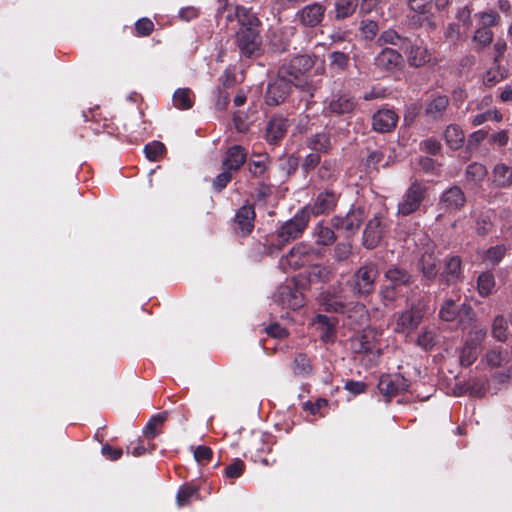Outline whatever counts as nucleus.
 <instances>
[{
	"label": "nucleus",
	"instance_id": "1",
	"mask_svg": "<svg viewBox=\"0 0 512 512\" xmlns=\"http://www.w3.org/2000/svg\"><path fill=\"white\" fill-rule=\"evenodd\" d=\"M237 20L239 25L235 32V43L242 57H253L260 53L262 38L261 22L250 8L235 6L234 13L227 15V20Z\"/></svg>",
	"mask_w": 512,
	"mask_h": 512
},
{
	"label": "nucleus",
	"instance_id": "2",
	"mask_svg": "<svg viewBox=\"0 0 512 512\" xmlns=\"http://www.w3.org/2000/svg\"><path fill=\"white\" fill-rule=\"evenodd\" d=\"M310 218L307 210L298 211L293 218L285 221L277 229L274 238L266 246L269 254L280 251L285 245L300 238L308 226Z\"/></svg>",
	"mask_w": 512,
	"mask_h": 512
},
{
	"label": "nucleus",
	"instance_id": "3",
	"mask_svg": "<svg viewBox=\"0 0 512 512\" xmlns=\"http://www.w3.org/2000/svg\"><path fill=\"white\" fill-rule=\"evenodd\" d=\"M378 274V267L373 262L361 266L348 282L353 293L359 297L370 295L375 289Z\"/></svg>",
	"mask_w": 512,
	"mask_h": 512
},
{
	"label": "nucleus",
	"instance_id": "4",
	"mask_svg": "<svg viewBox=\"0 0 512 512\" xmlns=\"http://www.w3.org/2000/svg\"><path fill=\"white\" fill-rule=\"evenodd\" d=\"M427 196V186L414 179L397 205V213L408 216L416 212Z\"/></svg>",
	"mask_w": 512,
	"mask_h": 512
},
{
	"label": "nucleus",
	"instance_id": "5",
	"mask_svg": "<svg viewBox=\"0 0 512 512\" xmlns=\"http://www.w3.org/2000/svg\"><path fill=\"white\" fill-rule=\"evenodd\" d=\"M366 217L367 212L364 206H353L345 216H333L331 225L336 230H343L347 237H351L357 233Z\"/></svg>",
	"mask_w": 512,
	"mask_h": 512
},
{
	"label": "nucleus",
	"instance_id": "6",
	"mask_svg": "<svg viewBox=\"0 0 512 512\" xmlns=\"http://www.w3.org/2000/svg\"><path fill=\"white\" fill-rule=\"evenodd\" d=\"M315 249L306 243H299L292 247L287 255L281 257L279 265L284 272L289 269L296 270L312 261Z\"/></svg>",
	"mask_w": 512,
	"mask_h": 512
},
{
	"label": "nucleus",
	"instance_id": "7",
	"mask_svg": "<svg viewBox=\"0 0 512 512\" xmlns=\"http://www.w3.org/2000/svg\"><path fill=\"white\" fill-rule=\"evenodd\" d=\"M410 386V382L401 374H384L380 376L377 388L384 397L386 403L406 392Z\"/></svg>",
	"mask_w": 512,
	"mask_h": 512
},
{
	"label": "nucleus",
	"instance_id": "8",
	"mask_svg": "<svg viewBox=\"0 0 512 512\" xmlns=\"http://www.w3.org/2000/svg\"><path fill=\"white\" fill-rule=\"evenodd\" d=\"M340 194L336 193L332 189H325L317 194L312 204H309L302 208L307 210L309 218L311 215H323L328 214L335 210L339 201Z\"/></svg>",
	"mask_w": 512,
	"mask_h": 512
},
{
	"label": "nucleus",
	"instance_id": "9",
	"mask_svg": "<svg viewBox=\"0 0 512 512\" xmlns=\"http://www.w3.org/2000/svg\"><path fill=\"white\" fill-rule=\"evenodd\" d=\"M314 65V60L309 55H298L292 58L287 64L279 69V76L284 77L287 81L293 82L295 79L304 77Z\"/></svg>",
	"mask_w": 512,
	"mask_h": 512
},
{
	"label": "nucleus",
	"instance_id": "10",
	"mask_svg": "<svg viewBox=\"0 0 512 512\" xmlns=\"http://www.w3.org/2000/svg\"><path fill=\"white\" fill-rule=\"evenodd\" d=\"M424 317L422 307L412 304L411 307L400 313L396 319L394 331L401 334H410L418 328Z\"/></svg>",
	"mask_w": 512,
	"mask_h": 512
},
{
	"label": "nucleus",
	"instance_id": "11",
	"mask_svg": "<svg viewBox=\"0 0 512 512\" xmlns=\"http://www.w3.org/2000/svg\"><path fill=\"white\" fill-rule=\"evenodd\" d=\"M386 224L384 223V214L376 213L366 224L363 231L362 244L367 249H373L378 246L383 238Z\"/></svg>",
	"mask_w": 512,
	"mask_h": 512
},
{
	"label": "nucleus",
	"instance_id": "12",
	"mask_svg": "<svg viewBox=\"0 0 512 512\" xmlns=\"http://www.w3.org/2000/svg\"><path fill=\"white\" fill-rule=\"evenodd\" d=\"M351 347L355 353L381 354V347L378 344V334L371 328H366L362 333L354 336L351 339Z\"/></svg>",
	"mask_w": 512,
	"mask_h": 512
},
{
	"label": "nucleus",
	"instance_id": "13",
	"mask_svg": "<svg viewBox=\"0 0 512 512\" xmlns=\"http://www.w3.org/2000/svg\"><path fill=\"white\" fill-rule=\"evenodd\" d=\"M326 6L320 2L308 4L296 13V20L305 28H314L324 19Z\"/></svg>",
	"mask_w": 512,
	"mask_h": 512
},
{
	"label": "nucleus",
	"instance_id": "14",
	"mask_svg": "<svg viewBox=\"0 0 512 512\" xmlns=\"http://www.w3.org/2000/svg\"><path fill=\"white\" fill-rule=\"evenodd\" d=\"M403 65V56L392 48H383L374 58V66L382 72L393 73Z\"/></svg>",
	"mask_w": 512,
	"mask_h": 512
},
{
	"label": "nucleus",
	"instance_id": "15",
	"mask_svg": "<svg viewBox=\"0 0 512 512\" xmlns=\"http://www.w3.org/2000/svg\"><path fill=\"white\" fill-rule=\"evenodd\" d=\"M273 300L282 307L293 310L304 305L302 293L297 288L289 285L279 286L273 295Z\"/></svg>",
	"mask_w": 512,
	"mask_h": 512
},
{
	"label": "nucleus",
	"instance_id": "16",
	"mask_svg": "<svg viewBox=\"0 0 512 512\" xmlns=\"http://www.w3.org/2000/svg\"><path fill=\"white\" fill-rule=\"evenodd\" d=\"M465 202L466 198L462 189L452 186L441 194L438 207L444 212H453L462 208Z\"/></svg>",
	"mask_w": 512,
	"mask_h": 512
},
{
	"label": "nucleus",
	"instance_id": "17",
	"mask_svg": "<svg viewBox=\"0 0 512 512\" xmlns=\"http://www.w3.org/2000/svg\"><path fill=\"white\" fill-rule=\"evenodd\" d=\"M290 82L284 77L270 83L265 94V102L269 106H278L283 103L290 93Z\"/></svg>",
	"mask_w": 512,
	"mask_h": 512
},
{
	"label": "nucleus",
	"instance_id": "18",
	"mask_svg": "<svg viewBox=\"0 0 512 512\" xmlns=\"http://www.w3.org/2000/svg\"><path fill=\"white\" fill-rule=\"evenodd\" d=\"M255 210L252 205H243L240 207L234 218L235 233L246 236L250 234L254 228Z\"/></svg>",
	"mask_w": 512,
	"mask_h": 512
},
{
	"label": "nucleus",
	"instance_id": "19",
	"mask_svg": "<svg viewBox=\"0 0 512 512\" xmlns=\"http://www.w3.org/2000/svg\"><path fill=\"white\" fill-rule=\"evenodd\" d=\"M450 100L446 95H432L426 102L424 113L434 121H442L445 118Z\"/></svg>",
	"mask_w": 512,
	"mask_h": 512
},
{
	"label": "nucleus",
	"instance_id": "20",
	"mask_svg": "<svg viewBox=\"0 0 512 512\" xmlns=\"http://www.w3.org/2000/svg\"><path fill=\"white\" fill-rule=\"evenodd\" d=\"M398 122V115L391 109H379L372 117V127L380 133L392 131Z\"/></svg>",
	"mask_w": 512,
	"mask_h": 512
},
{
	"label": "nucleus",
	"instance_id": "21",
	"mask_svg": "<svg viewBox=\"0 0 512 512\" xmlns=\"http://www.w3.org/2000/svg\"><path fill=\"white\" fill-rule=\"evenodd\" d=\"M404 52L410 67H423L431 60V53L426 45L411 44L409 42V46L405 48Z\"/></svg>",
	"mask_w": 512,
	"mask_h": 512
},
{
	"label": "nucleus",
	"instance_id": "22",
	"mask_svg": "<svg viewBox=\"0 0 512 512\" xmlns=\"http://www.w3.org/2000/svg\"><path fill=\"white\" fill-rule=\"evenodd\" d=\"M247 151L240 145H233L229 147L222 160V165L225 169L231 172L238 171L242 165L246 162Z\"/></svg>",
	"mask_w": 512,
	"mask_h": 512
},
{
	"label": "nucleus",
	"instance_id": "23",
	"mask_svg": "<svg viewBox=\"0 0 512 512\" xmlns=\"http://www.w3.org/2000/svg\"><path fill=\"white\" fill-rule=\"evenodd\" d=\"M462 261L459 256L453 255L445 259L441 279L448 285L462 280Z\"/></svg>",
	"mask_w": 512,
	"mask_h": 512
},
{
	"label": "nucleus",
	"instance_id": "24",
	"mask_svg": "<svg viewBox=\"0 0 512 512\" xmlns=\"http://www.w3.org/2000/svg\"><path fill=\"white\" fill-rule=\"evenodd\" d=\"M417 268L425 280L433 281L438 274V259L434 252H424L418 260Z\"/></svg>",
	"mask_w": 512,
	"mask_h": 512
},
{
	"label": "nucleus",
	"instance_id": "25",
	"mask_svg": "<svg viewBox=\"0 0 512 512\" xmlns=\"http://www.w3.org/2000/svg\"><path fill=\"white\" fill-rule=\"evenodd\" d=\"M306 146L317 153L327 154L332 149L331 135L327 131H320L306 139Z\"/></svg>",
	"mask_w": 512,
	"mask_h": 512
},
{
	"label": "nucleus",
	"instance_id": "26",
	"mask_svg": "<svg viewBox=\"0 0 512 512\" xmlns=\"http://www.w3.org/2000/svg\"><path fill=\"white\" fill-rule=\"evenodd\" d=\"M385 278L389 285L398 288L410 284L413 277L406 269L393 265L385 272Z\"/></svg>",
	"mask_w": 512,
	"mask_h": 512
},
{
	"label": "nucleus",
	"instance_id": "27",
	"mask_svg": "<svg viewBox=\"0 0 512 512\" xmlns=\"http://www.w3.org/2000/svg\"><path fill=\"white\" fill-rule=\"evenodd\" d=\"M315 243L322 246H331L337 240L333 227H329L324 222H318L313 229Z\"/></svg>",
	"mask_w": 512,
	"mask_h": 512
},
{
	"label": "nucleus",
	"instance_id": "28",
	"mask_svg": "<svg viewBox=\"0 0 512 512\" xmlns=\"http://www.w3.org/2000/svg\"><path fill=\"white\" fill-rule=\"evenodd\" d=\"M287 128L288 123L286 119H283L281 117H273L267 125V140L270 143H276L277 141L284 137Z\"/></svg>",
	"mask_w": 512,
	"mask_h": 512
},
{
	"label": "nucleus",
	"instance_id": "29",
	"mask_svg": "<svg viewBox=\"0 0 512 512\" xmlns=\"http://www.w3.org/2000/svg\"><path fill=\"white\" fill-rule=\"evenodd\" d=\"M356 107V101L354 97L343 94L338 98L332 100L328 106V110L332 114L342 115L351 113Z\"/></svg>",
	"mask_w": 512,
	"mask_h": 512
},
{
	"label": "nucleus",
	"instance_id": "30",
	"mask_svg": "<svg viewBox=\"0 0 512 512\" xmlns=\"http://www.w3.org/2000/svg\"><path fill=\"white\" fill-rule=\"evenodd\" d=\"M167 417L168 412L166 411L153 415L143 429L144 437L150 440L160 435Z\"/></svg>",
	"mask_w": 512,
	"mask_h": 512
},
{
	"label": "nucleus",
	"instance_id": "31",
	"mask_svg": "<svg viewBox=\"0 0 512 512\" xmlns=\"http://www.w3.org/2000/svg\"><path fill=\"white\" fill-rule=\"evenodd\" d=\"M359 5L358 0H334V19L342 21L351 17Z\"/></svg>",
	"mask_w": 512,
	"mask_h": 512
},
{
	"label": "nucleus",
	"instance_id": "32",
	"mask_svg": "<svg viewBox=\"0 0 512 512\" xmlns=\"http://www.w3.org/2000/svg\"><path fill=\"white\" fill-rule=\"evenodd\" d=\"M293 374L306 378L313 374V366L310 358L305 353H298L292 363Z\"/></svg>",
	"mask_w": 512,
	"mask_h": 512
},
{
	"label": "nucleus",
	"instance_id": "33",
	"mask_svg": "<svg viewBox=\"0 0 512 512\" xmlns=\"http://www.w3.org/2000/svg\"><path fill=\"white\" fill-rule=\"evenodd\" d=\"M493 182L497 187L506 188L512 184V166L504 163L495 165L493 169Z\"/></svg>",
	"mask_w": 512,
	"mask_h": 512
},
{
	"label": "nucleus",
	"instance_id": "34",
	"mask_svg": "<svg viewBox=\"0 0 512 512\" xmlns=\"http://www.w3.org/2000/svg\"><path fill=\"white\" fill-rule=\"evenodd\" d=\"M444 139L447 146L453 150H457L463 146L465 136L459 126L450 124L444 131Z\"/></svg>",
	"mask_w": 512,
	"mask_h": 512
},
{
	"label": "nucleus",
	"instance_id": "35",
	"mask_svg": "<svg viewBox=\"0 0 512 512\" xmlns=\"http://www.w3.org/2000/svg\"><path fill=\"white\" fill-rule=\"evenodd\" d=\"M194 104V94L190 88H179L173 94V105L180 110H188Z\"/></svg>",
	"mask_w": 512,
	"mask_h": 512
},
{
	"label": "nucleus",
	"instance_id": "36",
	"mask_svg": "<svg viewBox=\"0 0 512 512\" xmlns=\"http://www.w3.org/2000/svg\"><path fill=\"white\" fill-rule=\"evenodd\" d=\"M347 312L348 319L350 321L349 325L353 326L354 328L361 327L368 321V311L365 305L361 303H356Z\"/></svg>",
	"mask_w": 512,
	"mask_h": 512
},
{
	"label": "nucleus",
	"instance_id": "37",
	"mask_svg": "<svg viewBox=\"0 0 512 512\" xmlns=\"http://www.w3.org/2000/svg\"><path fill=\"white\" fill-rule=\"evenodd\" d=\"M494 212L492 210H486L479 213L475 221L476 233L480 236H485L492 231Z\"/></svg>",
	"mask_w": 512,
	"mask_h": 512
},
{
	"label": "nucleus",
	"instance_id": "38",
	"mask_svg": "<svg viewBox=\"0 0 512 512\" xmlns=\"http://www.w3.org/2000/svg\"><path fill=\"white\" fill-rule=\"evenodd\" d=\"M493 40V32L486 27H478L472 37L475 51H481L488 47Z\"/></svg>",
	"mask_w": 512,
	"mask_h": 512
},
{
	"label": "nucleus",
	"instance_id": "39",
	"mask_svg": "<svg viewBox=\"0 0 512 512\" xmlns=\"http://www.w3.org/2000/svg\"><path fill=\"white\" fill-rule=\"evenodd\" d=\"M290 84L294 86L303 94V99L306 101V107L309 106L311 99L314 97L315 91L318 89V84L308 81L305 77L295 79Z\"/></svg>",
	"mask_w": 512,
	"mask_h": 512
},
{
	"label": "nucleus",
	"instance_id": "40",
	"mask_svg": "<svg viewBox=\"0 0 512 512\" xmlns=\"http://www.w3.org/2000/svg\"><path fill=\"white\" fill-rule=\"evenodd\" d=\"M322 304L325 307L326 311L336 312V313H344L346 312V306L344 300L340 295L330 294L328 292L323 296Z\"/></svg>",
	"mask_w": 512,
	"mask_h": 512
},
{
	"label": "nucleus",
	"instance_id": "41",
	"mask_svg": "<svg viewBox=\"0 0 512 512\" xmlns=\"http://www.w3.org/2000/svg\"><path fill=\"white\" fill-rule=\"evenodd\" d=\"M458 312L459 306L456 304V301L449 298L443 302L439 310V317L444 321L451 322L457 319Z\"/></svg>",
	"mask_w": 512,
	"mask_h": 512
},
{
	"label": "nucleus",
	"instance_id": "42",
	"mask_svg": "<svg viewBox=\"0 0 512 512\" xmlns=\"http://www.w3.org/2000/svg\"><path fill=\"white\" fill-rule=\"evenodd\" d=\"M338 163L335 159H325L318 169V177L323 181L332 180L336 177Z\"/></svg>",
	"mask_w": 512,
	"mask_h": 512
},
{
	"label": "nucleus",
	"instance_id": "43",
	"mask_svg": "<svg viewBox=\"0 0 512 512\" xmlns=\"http://www.w3.org/2000/svg\"><path fill=\"white\" fill-rule=\"evenodd\" d=\"M492 335L496 340L501 342H505L508 339V324L502 315H498L494 318L492 323Z\"/></svg>",
	"mask_w": 512,
	"mask_h": 512
},
{
	"label": "nucleus",
	"instance_id": "44",
	"mask_svg": "<svg viewBox=\"0 0 512 512\" xmlns=\"http://www.w3.org/2000/svg\"><path fill=\"white\" fill-rule=\"evenodd\" d=\"M379 32L378 23L374 20L366 19L360 21L359 34L363 40L372 41Z\"/></svg>",
	"mask_w": 512,
	"mask_h": 512
},
{
	"label": "nucleus",
	"instance_id": "45",
	"mask_svg": "<svg viewBox=\"0 0 512 512\" xmlns=\"http://www.w3.org/2000/svg\"><path fill=\"white\" fill-rule=\"evenodd\" d=\"M198 496V488L192 485H183L179 488L176 500L179 507L190 504L194 497Z\"/></svg>",
	"mask_w": 512,
	"mask_h": 512
},
{
	"label": "nucleus",
	"instance_id": "46",
	"mask_svg": "<svg viewBox=\"0 0 512 512\" xmlns=\"http://www.w3.org/2000/svg\"><path fill=\"white\" fill-rule=\"evenodd\" d=\"M495 286V279L493 274L485 272L479 275L477 280L478 292L481 296L486 297L491 294Z\"/></svg>",
	"mask_w": 512,
	"mask_h": 512
},
{
	"label": "nucleus",
	"instance_id": "47",
	"mask_svg": "<svg viewBox=\"0 0 512 512\" xmlns=\"http://www.w3.org/2000/svg\"><path fill=\"white\" fill-rule=\"evenodd\" d=\"M485 360L491 368H498L509 361L508 353L501 349H492L486 353Z\"/></svg>",
	"mask_w": 512,
	"mask_h": 512
},
{
	"label": "nucleus",
	"instance_id": "48",
	"mask_svg": "<svg viewBox=\"0 0 512 512\" xmlns=\"http://www.w3.org/2000/svg\"><path fill=\"white\" fill-rule=\"evenodd\" d=\"M408 8L416 13V16L428 15L432 12L433 0H407Z\"/></svg>",
	"mask_w": 512,
	"mask_h": 512
},
{
	"label": "nucleus",
	"instance_id": "49",
	"mask_svg": "<svg viewBox=\"0 0 512 512\" xmlns=\"http://www.w3.org/2000/svg\"><path fill=\"white\" fill-rule=\"evenodd\" d=\"M476 343L471 344L466 342L460 352V363L462 366H470L477 359Z\"/></svg>",
	"mask_w": 512,
	"mask_h": 512
},
{
	"label": "nucleus",
	"instance_id": "50",
	"mask_svg": "<svg viewBox=\"0 0 512 512\" xmlns=\"http://www.w3.org/2000/svg\"><path fill=\"white\" fill-rule=\"evenodd\" d=\"M166 151L162 142L153 141L145 145L144 153L150 161H157Z\"/></svg>",
	"mask_w": 512,
	"mask_h": 512
},
{
	"label": "nucleus",
	"instance_id": "51",
	"mask_svg": "<svg viewBox=\"0 0 512 512\" xmlns=\"http://www.w3.org/2000/svg\"><path fill=\"white\" fill-rule=\"evenodd\" d=\"M401 41L408 42V39L399 35L395 30L388 29V30L383 31L380 34V36L377 39V44L378 45L390 44V45L396 46Z\"/></svg>",
	"mask_w": 512,
	"mask_h": 512
},
{
	"label": "nucleus",
	"instance_id": "52",
	"mask_svg": "<svg viewBox=\"0 0 512 512\" xmlns=\"http://www.w3.org/2000/svg\"><path fill=\"white\" fill-rule=\"evenodd\" d=\"M330 66L334 69L344 71L349 65L348 54L341 51H333L329 54Z\"/></svg>",
	"mask_w": 512,
	"mask_h": 512
},
{
	"label": "nucleus",
	"instance_id": "53",
	"mask_svg": "<svg viewBox=\"0 0 512 512\" xmlns=\"http://www.w3.org/2000/svg\"><path fill=\"white\" fill-rule=\"evenodd\" d=\"M245 468V463L241 459L236 458L232 463L226 466L224 474L229 479H236L243 475Z\"/></svg>",
	"mask_w": 512,
	"mask_h": 512
},
{
	"label": "nucleus",
	"instance_id": "54",
	"mask_svg": "<svg viewBox=\"0 0 512 512\" xmlns=\"http://www.w3.org/2000/svg\"><path fill=\"white\" fill-rule=\"evenodd\" d=\"M417 344L425 350L431 349L435 345V333L429 328H423L417 338Z\"/></svg>",
	"mask_w": 512,
	"mask_h": 512
},
{
	"label": "nucleus",
	"instance_id": "55",
	"mask_svg": "<svg viewBox=\"0 0 512 512\" xmlns=\"http://www.w3.org/2000/svg\"><path fill=\"white\" fill-rule=\"evenodd\" d=\"M507 77V71L501 69L499 66L490 69L484 76V84L487 86H494L499 81Z\"/></svg>",
	"mask_w": 512,
	"mask_h": 512
},
{
	"label": "nucleus",
	"instance_id": "56",
	"mask_svg": "<svg viewBox=\"0 0 512 512\" xmlns=\"http://www.w3.org/2000/svg\"><path fill=\"white\" fill-rule=\"evenodd\" d=\"M475 17L479 20V27H486L488 29L496 25L500 19L498 13L495 11L479 12L475 14Z\"/></svg>",
	"mask_w": 512,
	"mask_h": 512
},
{
	"label": "nucleus",
	"instance_id": "57",
	"mask_svg": "<svg viewBox=\"0 0 512 512\" xmlns=\"http://www.w3.org/2000/svg\"><path fill=\"white\" fill-rule=\"evenodd\" d=\"M487 174L486 167L480 163H472L466 169V175L473 181H481Z\"/></svg>",
	"mask_w": 512,
	"mask_h": 512
},
{
	"label": "nucleus",
	"instance_id": "58",
	"mask_svg": "<svg viewBox=\"0 0 512 512\" xmlns=\"http://www.w3.org/2000/svg\"><path fill=\"white\" fill-rule=\"evenodd\" d=\"M457 319L464 328H466L467 325H470L474 320V312L472 307L466 303L461 304L459 306Z\"/></svg>",
	"mask_w": 512,
	"mask_h": 512
},
{
	"label": "nucleus",
	"instance_id": "59",
	"mask_svg": "<svg viewBox=\"0 0 512 512\" xmlns=\"http://www.w3.org/2000/svg\"><path fill=\"white\" fill-rule=\"evenodd\" d=\"M464 34L466 32L456 23H449L444 33L445 38L453 43L459 42Z\"/></svg>",
	"mask_w": 512,
	"mask_h": 512
},
{
	"label": "nucleus",
	"instance_id": "60",
	"mask_svg": "<svg viewBox=\"0 0 512 512\" xmlns=\"http://www.w3.org/2000/svg\"><path fill=\"white\" fill-rule=\"evenodd\" d=\"M321 164L320 153L315 151L309 153L302 161L301 167L305 173H309Z\"/></svg>",
	"mask_w": 512,
	"mask_h": 512
},
{
	"label": "nucleus",
	"instance_id": "61",
	"mask_svg": "<svg viewBox=\"0 0 512 512\" xmlns=\"http://www.w3.org/2000/svg\"><path fill=\"white\" fill-rule=\"evenodd\" d=\"M194 459L201 465L207 464L213 455L211 448L199 445L193 449Z\"/></svg>",
	"mask_w": 512,
	"mask_h": 512
},
{
	"label": "nucleus",
	"instance_id": "62",
	"mask_svg": "<svg viewBox=\"0 0 512 512\" xmlns=\"http://www.w3.org/2000/svg\"><path fill=\"white\" fill-rule=\"evenodd\" d=\"M135 30L138 36L147 37L154 30V23L149 18H141L135 23Z\"/></svg>",
	"mask_w": 512,
	"mask_h": 512
},
{
	"label": "nucleus",
	"instance_id": "63",
	"mask_svg": "<svg viewBox=\"0 0 512 512\" xmlns=\"http://www.w3.org/2000/svg\"><path fill=\"white\" fill-rule=\"evenodd\" d=\"M352 253V245L349 242L338 243L334 250L333 256L337 261H345Z\"/></svg>",
	"mask_w": 512,
	"mask_h": 512
},
{
	"label": "nucleus",
	"instance_id": "64",
	"mask_svg": "<svg viewBox=\"0 0 512 512\" xmlns=\"http://www.w3.org/2000/svg\"><path fill=\"white\" fill-rule=\"evenodd\" d=\"M232 179V172L224 168V171L218 174L213 180V189L216 192H221Z\"/></svg>",
	"mask_w": 512,
	"mask_h": 512
}]
</instances>
